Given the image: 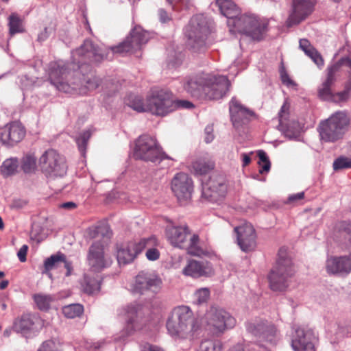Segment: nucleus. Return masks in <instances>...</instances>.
Returning a JSON list of instances; mask_svg holds the SVG:
<instances>
[{"mask_svg":"<svg viewBox=\"0 0 351 351\" xmlns=\"http://www.w3.org/2000/svg\"><path fill=\"white\" fill-rule=\"evenodd\" d=\"M334 83L335 81L329 80V79L326 78L322 84L321 86L318 88V96L321 99L326 101L330 100L333 95L331 90V86Z\"/></svg>","mask_w":351,"mask_h":351,"instance_id":"nucleus-39","label":"nucleus"},{"mask_svg":"<svg viewBox=\"0 0 351 351\" xmlns=\"http://www.w3.org/2000/svg\"><path fill=\"white\" fill-rule=\"evenodd\" d=\"M230 82L224 75L207 74L204 98L208 100L221 99L229 90Z\"/></svg>","mask_w":351,"mask_h":351,"instance_id":"nucleus-15","label":"nucleus"},{"mask_svg":"<svg viewBox=\"0 0 351 351\" xmlns=\"http://www.w3.org/2000/svg\"><path fill=\"white\" fill-rule=\"evenodd\" d=\"M134 156L137 159L155 163L164 159H171L162 151L156 139L148 134H143L136 139Z\"/></svg>","mask_w":351,"mask_h":351,"instance_id":"nucleus-7","label":"nucleus"},{"mask_svg":"<svg viewBox=\"0 0 351 351\" xmlns=\"http://www.w3.org/2000/svg\"><path fill=\"white\" fill-rule=\"evenodd\" d=\"M220 12L229 21H232L240 14V10L237 5L231 0H216Z\"/></svg>","mask_w":351,"mask_h":351,"instance_id":"nucleus-32","label":"nucleus"},{"mask_svg":"<svg viewBox=\"0 0 351 351\" xmlns=\"http://www.w3.org/2000/svg\"><path fill=\"white\" fill-rule=\"evenodd\" d=\"M42 172L47 177H62L66 173L65 158L55 149L45 151L39 158Z\"/></svg>","mask_w":351,"mask_h":351,"instance_id":"nucleus-9","label":"nucleus"},{"mask_svg":"<svg viewBox=\"0 0 351 351\" xmlns=\"http://www.w3.org/2000/svg\"><path fill=\"white\" fill-rule=\"evenodd\" d=\"M229 111L232 124L237 128L243 124L247 123L252 117L256 116L253 110L242 105L235 97L232 98L230 101Z\"/></svg>","mask_w":351,"mask_h":351,"instance_id":"nucleus-21","label":"nucleus"},{"mask_svg":"<svg viewBox=\"0 0 351 351\" xmlns=\"http://www.w3.org/2000/svg\"><path fill=\"white\" fill-rule=\"evenodd\" d=\"M192 169L195 175H205L214 169L215 163L208 158H199L192 162Z\"/></svg>","mask_w":351,"mask_h":351,"instance_id":"nucleus-34","label":"nucleus"},{"mask_svg":"<svg viewBox=\"0 0 351 351\" xmlns=\"http://www.w3.org/2000/svg\"><path fill=\"white\" fill-rule=\"evenodd\" d=\"M19 167L18 160L16 158L5 160L1 166V172L4 177L14 175L16 173Z\"/></svg>","mask_w":351,"mask_h":351,"instance_id":"nucleus-36","label":"nucleus"},{"mask_svg":"<svg viewBox=\"0 0 351 351\" xmlns=\"http://www.w3.org/2000/svg\"><path fill=\"white\" fill-rule=\"evenodd\" d=\"M237 236V243L242 251L247 252L252 251L256 246V235L253 226L245 223L241 226L234 228Z\"/></svg>","mask_w":351,"mask_h":351,"instance_id":"nucleus-22","label":"nucleus"},{"mask_svg":"<svg viewBox=\"0 0 351 351\" xmlns=\"http://www.w3.org/2000/svg\"><path fill=\"white\" fill-rule=\"evenodd\" d=\"M44 266L46 271H50L54 268L63 266L66 269V272L65 274L66 276L71 274V271L73 269L71 263L67 261L66 256L60 252L51 255L50 257L47 258L45 261Z\"/></svg>","mask_w":351,"mask_h":351,"instance_id":"nucleus-30","label":"nucleus"},{"mask_svg":"<svg viewBox=\"0 0 351 351\" xmlns=\"http://www.w3.org/2000/svg\"><path fill=\"white\" fill-rule=\"evenodd\" d=\"M141 351H165V350L156 345L145 343L141 346Z\"/></svg>","mask_w":351,"mask_h":351,"instance_id":"nucleus-57","label":"nucleus"},{"mask_svg":"<svg viewBox=\"0 0 351 351\" xmlns=\"http://www.w3.org/2000/svg\"><path fill=\"white\" fill-rule=\"evenodd\" d=\"M10 34L14 35L23 32L21 21L16 14H11L9 17Z\"/></svg>","mask_w":351,"mask_h":351,"instance_id":"nucleus-44","label":"nucleus"},{"mask_svg":"<svg viewBox=\"0 0 351 351\" xmlns=\"http://www.w3.org/2000/svg\"><path fill=\"white\" fill-rule=\"evenodd\" d=\"M294 274L293 263L287 248H280L276 264L268 275L270 288L275 291H285Z\"/></svg>","mask_w":351,"mask_h":351,"instance_id":"nucleus-2","label":"nucleus"},{"mask_svg":"<svg viewBox=\"0 0 351 351\" xmlns=\"http://www.w3.org/2000/svg\"><path fill=\"white\" fill-rule=\"evenodd\" d=\"M300 48L319 66L324 65V62L321 54L310 43L307 39H300Z\"/></svg>","mask_w":351,"mask_h":351,"instance_id":"nucleus-33","label":"nucleus"},{"mask_svg":"<svg viewBox=\"0 0 351 351\" xmlns=\"http://www.w3.org/2000/svg\"><path fill=\"white\" fill-rule=\"evenodd\" d=\"M161 279L153 273L141 271L136 276L133 291L148 297H154L161 289Z\"/></svg>","mask_w":351,"mask_h":351,"instance_id":"nucleus-13","label":"nucleus"},{"mask_svg":"<svg viewBox=\"0 0 351 351\" xmlns=\"http://www.w3.org/2000/svg\"><path fill=\"white\" fill-rule=\"evenodd\" d=\"M221 343L215 339H205L202 341L199 346L200 351H221Z\"/></svg>","mask_w":351,"mask_h":351,"instance_id":"nucleus-40","label":"nucleus"},{"mask_svg":"<svg viewBox=\"0 0 351 351\" xmlns=\"http://www.w3.org/2000/svg\"><path fill=\"white\" fill-rule=\"evenodd\" d=\"M87 260L93 271H100L111 264L104 253V245L101 241H96L90 246Z\"/></svg>","mask_w":351,"mask_h":351,"instance_id":"nucleus-20","label":"nucleus"},{"mask_svg":"<svg viewBox=\"0 0 351 351\" xmlns=\"http://www.w3.org/2000/svg\"><path fill=\"white\" fill-rule=\"evenodd\" d=\"M333 168L336 171L351 168V158L346 157L337 158L333 162Z\"/></svg>","mask_w":351,"mask_h":351,"instance_id":"nucleus-49","label":"nucleus"},{"mask_svg":"<svg viewBox=\"0 0 351 351\" xmlns=\"http://www.w3.org/2000/svg\"><path fill=\"white\" fill-rule=\"evenodd\" d=\"M159 19L161 23H167L171 20V17L167 14V12L162 8L158 10Z\"/></svg>","mask_w":351,"mask_h":351,"instance_id":"nucleus-63","label":"nucleus"},{"mask_svg":"<svg viewBox=\"0 0 351 351\" xmlns=\"http://www.w3.org/2000/svg\"><path fill=\"white\" fill-rule=\"evenodd\" d=\"M167 329L172 337L192 341L199 335L200 326L190 308L180 306L173 310L167 322Z\"/></svg>","mask_w":351,"mask_h":351,"instance_id":"nucleus-1","label":"nucleus"},{"mask_svg":"<svg viewBox=\"0 0 351 351\" xmlns=\"http://www.w3.org/2000/svg\"><path fill=\"white\" fill-rule=\"evenodd\" d=\"M206 77L207 74L203 73L189 78L184 84V90L193 97L196 99L204 98Z\"/></svg>","mask_w":351,"mask_h":351,"instance_id":"nucleus-29","label":"nucleus"},{"mask_svg":"<svg viewBox=\"0 0 351 351\" xmlns=\"http://www.w3.org/2000/svg\"><path fill=\"white\" fill-rule=\"evenodd\" d=\"M167 1L172 6L173 10H178L179 8L189 9L192 5L191 0H167Z\"/></svg>","mask_w":351,"mask_h":351,"instance_id":"nucleus-52","label":"nucleus"},{"mask_svg":"<svg viewBox=\"0 0 351 351\" xmlns=\"http://www.w3.org/2000/svg\"><path fill=\"white\" fill-rule=\"evenodd\" d=\"M210 23L204 14L193 16L186 29L188 45L194 53H203L207 48V37L210 33Z\"/></svg>","mask_w":351,"mask_h":351,"instance_id":"nucleus-3","label":"nucleus"},{"mask_svg":"<svg viewBox=\"0 0 351 351\" xmlns=\"http://www.w3.org/2000/svg\"><path fill=\"white\" fill-rule=\"evenodd\" d=\"M314 3L311 0H291V8L286 21L288 27L300 24L312 14Z\"/></svg>","mask_w":351,"mask_h":351,"instance_id":"nucleus-17","label":"nucleus"},{"mask_svg":"<svg viewBox=\"0 0 351 351\" xmlns=\"http://www.w3.org/2000/svg\"><path fill=\"white\" fill-rule=\"evenodd\" d=\"M227 192L225 179L221 176H215L202 183V197L209 202H216L223 198Z\"/></svg>","mask_w":351,"mask_h":351,"instance_id":"nucleus-16","label":"nucleus"},{"mask_svg":"<svg viewBox=\"0 0 351 351\" xmlns=\"http://www.w3.org/2000/svg\"><path fill=\"white\" fill-rule=\"evenodd\" d=\"M100 280L85 274L81 285L83 291L88 295L95 294L100 290Z\"/></svg>","mask_w":351,"mask_h":351,"instance_id":"nucleus-35","label":"nucleus"},{"mask_svg":"<svg viewBox=\"0 0 351 351\" xmlns=\"http://www.w3.org/2000/svg\"><path fill=\"white\" fill-rule=\"evenodd\" d=\"M314 340L312 331L298 327L293 334L291 346L294 351H315Z\"/></svg>","mask_w":351,"mask_h":351,"instance_id":"nucleus-25","label":"nucleus"},{"mask_svg":"<svg viewBox=\"0 0 351 351\" xmlns=\"http://www.w3.org/2000/svg\"><path fill=\"white\" fill-rule=\"evenodd\" d=\"M205 132V141L209 143L214 139L213 128L212 125H207L204 130Z\"/></svg>","mask_w":351,"mask_h":351,"instance_id":"nucleus-62","label":"nucleus"},{"mask_svg":"<svg viewBox=\"0 0 351 351\" xmlns=\"http://www.w3.org/2000/svg\"><path fill=\"white\" fill-rule=\"evenodd\" d=\"M176 106L173 94L168 90H154L147 97L148 110L154 115L165 116L176 110Z\"/></svg>","mask_w":351,"mask_h":351,"instance_id":"nucleus-8","label":"nucleus"},{"mask_svg":"<svg viewBox=\"0 0 351 351\" xmlns=\"http://www.w3.org/2000/svg\"><path fill=\"white\" fill-rule=\"evenodd\" d=\"M38 319L30 313H24L16 318L14 322L13 329L18 333L23 335L36 331V325Z\"/></svg>","mask_w":351,"mask_h":351,"instance_id":"nucleus-28","label":"nucleus"},{"mask_svg":"<svg viewBox=\"0 0 351 351\" xmlns=\"http://www.w3.org/2000/svg\"><path fill=\"white\" fill-rule=\"evenodd\" d=\"M27 250L28 246L27 245H23L19 250L17 256L21 262L23 263L26 261Z\"/></svg>","mask_w":351,"mask_h":351,"instance_id":"nucleus-61","label":"nucleus"},{"mask_svg":"<svg viewBox=\"0 0 351 351\" xmlns=\"http://www.w3.org/2000/svg\"><path fill=\"white\" fill-rule=\"evenodd\" d=\"M290 104L287 100H285L278 112L279 126H282L283 121L289 118Z\"/></svg>","mask_w":351,"mask_h":351,"instance_id":"nucleus-50","label":"nucleus"},{"mask_svg":"<svg viewBox=\"0 0 351 351\" xmlns=\"http://www.w3.org/2000/svg\"><path fill=\"white\" fill-rule=\"evenodd\" d=\"M208 330L219 336L236 325V319L223 308L213 307L206 313Z\"/></svg>","mask_w":351,"mask_h":351,"instance_id":"nucleus-10","label":"nucleus"},{"mask_svg":"<svg viewBox=\"0 0 351 351\" xmlns=\"http://www.w3.org/2000/svg\"><path fill=\"white\" fill-rule=\"evenodd\" d=\"M36 167V158L32 154L25 155L21 162V168L26 173L33 172Z\"/></svg>","mask_w":351,"mask_h":351,"instance_id":"nucleus-41","label":"nucleus"},{"mask_svg":"<svg viewBox=\"0 0 351 351\" xmlns=\"http://www.w3.org/2000/svg\"><path fill=\"white\" fill-rule=\"evenodd\" d=\"M258 348H261L260 344L251 343L243 345L242 343H237L232 346L230 351H256Z\"/></svg>","mask_w":351,"mask_h":351,"instance_id":"nucleus-51","label":"nucleus"},{"mask_svg":"<svg viewBox=\"0 0 351 351\" xmlns=\"http://www.w3.org/2000/svg\"><path fill=\"white\" fill-rule=\"evenodd\" d=\"M100 84V80L95 77L92 76L86 80V87L88 90H95Z\"/></svg>","mask_w":351,"mask_h":351,"instance_id":"nucleus-54","label":"nucleus"},{"mask_svg":"<svg viewBox=\"0 0 351 351\" xmlns=\"http://www.w3.org/2000/svg\"><path fill=\"white\" fill-rule=\"evenodd\" d=\"M167 237L174 247L186 248L189 254L199 256L202 250L199 247V238L196 234H191L186 225L172 226L167 230Z\"/></svg>","mask_w":351,"mask_h":351,"instance_id":"nucleus-4","label":"nucleus"},{"mask_svg":"<svg viewBox=\"0 0 351 351\" xmlns=\"http://www.w3.org/2000/svg\"><path fill=\"white\" fill-rule=\"evenodd\" d=\"M326 269L329 274L347 276L351 271V254L348 256L328 258L326 260Z\"/></svg>","mask_w":351,"mask_h":351,"instance_id":"nucleus-27","label":"nucleus"},{"mask_svg":"<svg viewBox=\"0 0 351 351\" xmlns=\"http://www.w3.org/2000/svg\"><path fill=\"white\" fill-rule=\"evenodd\" d=\"M351 89V81L346 85V88L341 92L333 93L332 97L330 98L331 101L341 102L345 101L349 98V93Z\"/></svg>","mask_w":351,"mask_h":351,"instance_id":"nucleus-47","label":"nucleus"},{"mask_svg":"<svg viewBox=\"0 0 351 351\" xmlns=\"http://www.w3.org/2000/svg\"><path fill=\"white\" fill-rule=\"evenodd\" d=\"M146 257L149 261H156L160 257V252L156 248L150 247L146 252Z\"/></svg>","mask_w":351,"mask_h":351,"instance_id":"nucleus-55","label":"nucleus"},{"mask_svg":"<svg viewBox=\"0 0 351 351\" xmlns=\"http://www.w3.org/2000/svg\"><path fill=\"white\" fill-rule=\"evenodd\" d=\"M99 234H101V235L104 234V233L101 230V228H100V227L95 228L94 229L90 230V231H89V236L91 238L98 237L99 236Z\"/></svg>","mask_w":351,"mask_h":351,"instance_id":"nucleus-64","label":"nucleus"},{"mask_svg":"<svg viewBox=\"0 0 351 351\" xmlns=\"http://www.w3.org/2000/svg\"><path fill=\"white\" fill-rule=\"evenodd\" d=\"M125 315L126 324L124 332L128 336L142 328L144 318L143 308L139 304H132L128 306Z\"/></svg>","mask_w":351,"mask_h":351,"instance_id":"nucleus-23","label":"nucleus"},{"mask_svg":"<svg viewBox=\"0 0 351 351\" xmlns=\"http://www.w3.org/2000/svg\"><path fill=\"white\" fill-rule=\"evenodd\" d=\"M214 273L212 264L205 261L190 260L182 269V274L184 276L194 278L210 277L214 275Z\"/></svg>","mask_w":351,"mask_h":351,"instance_id":"nucleus-26","label":"nucleus"},{"mask_svg":"<svg viewBox=\"0 0 351 351\" xmlns=\"http://www.w3.org/2000/svg\"><path fill=\"white\" fill-rule=\"evenodd\" d=\"M350 123V119L343 112H337L328 119L322 121L317 130L322 141L325 142H335L341 138L346 128Z\"/></svg>","mask_w":351,"mask_h":351,"instance_id":"nucleus-5","label":"nucleus"},{"mask_svg":"<svg viewBox=\"0 0 351 351\" xmlns=\"http://www.w3.org/2000/svg\"><path fill=\"white\" fill-rule=\"evenodd\" d=\"M25 129L23 125L14 121L7 124L0 132L1 142L8 146H14L21 141L25 136Z\"/></svg>","mask_w":351,"mask_h":351,"instance_id":"nucleus-24","label":"nucleus"},{"mask_svg":"<svg viewBox=\"0 0 351 351\" xmlns=\"http://www.w3.org/2000/svg\"><path fill=\"white\" fill-rule=\"evenodd\" d=\"M337 230L344 233L346 237L348 246L351 250V221H341L337 223Z\"/></svg>","mask_w":351,"mask_h":351,"instance_id":"nucleus-43","label":"nucleus"},{"mask_svg":"<svg viewBox=\"0 0 351 351\" xmlns=\"http://www.w3.org/2000/svg\"><path fill=\"white\" fill-rule=\"evenodd\" d=\"M247 332L254 337L271 344H275L278 337V330L271 322L261 318L247 322L245 324Z\"/></svg>","mask_w":351,"mask_h":351,"instance_id":"nucleus-11","label":"nucleus"},{"mask_svg":"<svg viewBox=\"0 0 351 351\" xmlns=\"http://www.w3.org/2000/svg\"><path fill=\"white\" fill-rule=\"evenodd\" d=\"M304 198V192L290 195L286 202L287 204H295Z\"/></svg>","mask_w":351,"mask_h":351,"instance_id":"nucleus-56","label":"nucleus"},{"mask_svg":"<svg viewBox=\"0 0 351 351\" xmlns=\"http://www.w3.org/2000/svg\"><path fill=\"white\" fill-rule=\"evenodd\" d=\"M109 49L95 45L91 40H86L80 48L73 53L74 61L77 63L100 62L108 58Z\"/></svg>","mask_w":351,"mask_h":351,"instance_id":"nucleus-12","label":"nucleus"},{"mask_svg":"<svg viewBox=\"0 0 351 351\" xmlns=\"http://www.w3.org/2000/svg\"><path fill=\"white\" fill-rule=\"evenodd\" d=\"M62 313L69 319L80 317L84 312V307L80 304H71L62 308Z\"/></svg>","mask_w":351,"mask_h":351,"instance_id":"nucleus-37","label":"nucleus"},{"mask_svg":"<svg viewBox=\"0 0 351 351\" xmlns=\"http://www.w3.org/2000/svg\"><path fill=\"white\" fill-rule=\"evenodd\" d=\"M194 297L196 304L206 303L210 297V290L208 288H201L195 291Z\"/></svg>","mask_w":351,"mask_h":351,"instance_id":"nucleus-46","label":"nucleus"},{"mask_svg":"<svg viewBox=\"0 0 351 351\" xmlns=\"http://www.w3.org/2000/svg\"><path fill=\"white\" fill-rule=\"evenodd\" d=\"M280 77L284 84L287 86L295 85V83L289 77L288 73L284 69L280 71Z\"/></svg>","mask_w":351,"mask_h":351,"instance_id":"nucleus-59","label":"nucleus"},{"mask_svg":"<svg viewBox=\"0 0 351 351\" xmlns=\"http://www.w3.org/2000/svg\"><path fill=\"white\" fill-rule=\"evenodd\" d=\"M38 308L41 311H47L50 308L51 302L53 298L50 295L37 293L33 296Z\"/></svg>","mask_w":351,"mask_h":351,"instance_id":"nucleus-38","label":"nucleus"},{"mask_svg":"<svg viewBox=\"0 0 351 351\" xmlns=\"http://www.w3.org/2000/svg\"><path fill=\"white\" fill-rule=\"evenodd\" d=\"M38 351H58V348L53 341L48 340L42 343Z\"/></svg>","mask_w":351,"mask_h":351,"instance_id":"nucleus-53","label":"nucleus"},{"mask_svg":"<svg viewBox=\"0 0 351 351\" xmlns=\"http://www.w3.org/2000/svg\"><path fill=\"white\" fill-rule=\"evenodd\" d=\"M54 86L58 90L64 93H70L71 90V87L64 80H60V83H57Z\"/></svg>","mask_w":351,"mask_h":351,"instance_id":"nucleus-58","label":"nucleus"},{"mask_svg":"<svg viewBox=\"0 0 351 351\" xmlns=\"http://www.w3.org/2000/svg\"><path fill=\"white\" fill-rule=\"evenodd\" d=\"M175 104L176 110L179 108L189 109L194 107L191 102L186 100H175Z\"/></svg>","mask_w":351,"mask_h":351,"instance_id":"nucleus-60","label":"nucleus"},{"mask_svg":"<svg viewBox=\"0 0 351 351\" xmlns=\"http://www.w3.org/2000/svg\"><path fill=\"white\" fill-rule=\"evenodd\" d=\"M228 25L235 31L251 37L253 40H261L267 30V23L258 19L252 14H239L235 19L229 21Z\"/></svg>","mask_w":351,"mask_h":351,"instance_id":"nucleus-6","label":"nucleus"},{"mask_svg":"<svg viewBox=\"0 0 351 351\" xmlns=\"http://www.w3.org/2000/svg\"><path fill=\"white\" fill-rule=\"evenodd\" d=\"M149 39V34L141 27H135L125 40L110 49L114 53H133L140 49Z\"/></svg>","mask_w":351,"mask_h":351,"instance_id":"nucleus-14","label":"nucleus"},{"mask_svg":"<svg viewBox=\"0 0 351 351\" xmlns=\"http://www.w3.org/2000/svg\"><path fill=\"white\" fill-rule=\"evenodd\" d=\"M171 190L180 202L191 199L193 191V182L185 173H178L171 180Z\"/></svg>","mask_w":351,"mask_h":351,"instance_id":"nucleus-18","label":"nucleus"},{"mask_svg":"<svg viewBox=\"0 0 351 351\" xmlns=\"http://www.w3.org/2000/svg\"><path fill=\"white\" fill-rule=\"evenodd\" d=\"M150 243L151 239H143L138 242H129L121 246L117 251L118 263L124 265L132 263Z\"/></svg>","mask_w":351,"mask_h":351,"instance_id":"nucleus-19","label":"nucleus"},{"mask_svg":"<svg viewBox=\"0 0 351 351\" xmlns=\"http://www.w3.org/2000/svg\"><path fill=\"white\" fill-rule=\"evenodd\" d=\"M129 106L138 112H149L147 99H146V102L144 103L139 97H134L130 101Z\"/></svg>","mask_w":351,"mask_h":351,"instance_id":"nucleus-45","label":"nucleus"},{"mask_svg":"<svg viewBox=\"0 0 351 351\" xmlns=\"http://www.w3.org/2000/svg\"><path fill=\"white\" fill-rule=\"evenodd\" d=\"M258 156L261 162L264 164L262 167L259 169V173L263 174L265 172L267 173L270 170L271 162L266 153L263 150L258 152Z\"/></svg>","mask_w":351,"mask_h":351,"instance_id":"nucleus-48","label":"nucleus"},{"mask_svg":"<svg viewBox=\"0 0 351 351\" xmlns=\"http://www.w3.org/2000/svg\"><path fill=\"white\" fill-rule=\"evenodd\" d=\"M69 73L68 66L62 61L51 62L49 66V80L55 85L60 81L64 80Z\"/></svg>","mask_w":351,"mask_h":351,"instance_id":"nucleus-31","label":"nucleus"},{"mask_svg":"<svg viewBox=\"0 0 351 351\" xmlns=\"http://www.w3.org/2000/svg\"><path fill=\"white\" fill-rule=\"evenodd\" d=\"M90 136L91 132L89 130H86L76 138V143L77 145L78 149L82 156H85L87 144Z\"/></svg>","mask_w":351,"mask_h":351,"instance_id":"nucleus-42","label":"nucleus"}]
</instances>
